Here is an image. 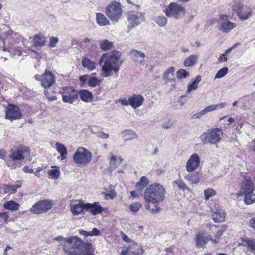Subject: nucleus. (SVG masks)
<instances>
[{
	"label": "nucleus",
	"mask_w": 255,
	"mask_h": 255,
	"mask_svg": "<svg viewBox=\"0 0 255 255\" xmlns=\"http://www.w3.org/2000/svg\"><path fill=\"white\" fill-rule=\"evenodd\" d=\"M176 75L178 79H182L188 77L189 74L185 69H181L177 72Z\"/></svg>",
	"instance_id": "obj_48"
},
{
	"label": "nucleus",
	"mask_w": 255,
	"mask_h": 255,
	"mask_svg": "<svg viewBox=\"0 0 255 255\" xmlns=\"http://www.w3.org/2000/svg\"><path fill=\"white\" fill-rule=\"evenodd\" d=\"M75 163L79 164H87L91 160V153L84 147L78 148L73 156Z\"/></svg>",
	"instance_id": "obj_9"
},
{
	"label": "nucleus",
	"mask_w": 255,
	"mask_h": 255,
	"mask_svg": "<svg viewBox=\"0 0 255 255\" xmlns=\"http://www.w3.org/2000/svg\"><path fill=\"white\" fill-rule=\"evenodd\" d=\"M54 239L62 242L63 249L68 255H93L94 250L92 244L84 242L76 236L68 238L58 236Z\"/></svg>",
	"instance_id": "obj_1"
},
{
	"label": "nucleus",
	"mask_w": 255,
	"mask_h": 255,
	"mask_svg": "<svg viewBox=\"0 0 255 255\" xmlns=\"http://www.w3.org/2000/svg\"><path fill=\"white\" fill-rule=\"evenodd\" d=\"M13 54L14 55L21 56L22 54V52L19 49H16L14 50Z\"/></svg>",
	"instance_id": "obj_60"
},
{
	"label": "nucleus",
	"mask_w": 255,
	"mask_h": 255,
	"mask_svg": "<svg viewBox=\"0 0 255 255\" xmlns=\"http://www.w3.org/2000/svg\"><path fill=\"white\" fill-rule=\"evenodd\" d=\"M23 171L25 173H34V170L32 168H30L29 166H26L23 167Z\"/></svg>",
	"instance_id": "obj_55"
},
{
	"label": "nucleus",
	"mask_w": 255,
	"mask_h": 255,
	"mask_svg": "<svg viewBox=\"0 0 255 255\" xmlns=\"http://www.w3.org/2000/svg\"><path fill=\"white\" fill-rule=\"evenodd\" d=\"M82 65L88 70L92 71L96 68L97 63L88 58L83 57L82 61Z\"/></svg>",
	"instance_id": "obj_28"
},
{
	"label": "nucleus",
	"mask_w": 255,
	"mask_h": 255,
	"mask_svg": "<svg viewBox=\"0 0 255 255\" xmlns=\"http://www.w3.org/2000/svg\"><path fill=\"white\" fill-rule=\"evenodd\" d=\"M241 245L247 247L248 249L255 254V239L245 238L241 240Z\"/></svg>",
	"instance_id": "obj_24"
},
{
	"label": "nucleus",
	"mask_w": 255,
	"mask_h": 255,
	"mask_svg": "<svg viewBox=\"0 0 255 255\" xmlns=\"http://www.w3.org/2000/svg\"><path fill=\"white\" fill-rule=\"evenodd\" d=\"M241 190L244 195V202L247 205L255 202V188L251 179L245 178L241 185Z\"/></svg>",
	"instance_id": "obj_4"
},
{
	"label": "nucleus",
	"mask_w": 255,
	"mask_h": 255,
	"mask_svg": "<svg viewBox=\"0 0 255 255\" xmlns=\"http://www.w3.org/2000/svg\"><path fill=\"white\" fill-rule=\"evenodd\" d=\"M198 59V56L195 55H191L186 58L184 62L185 66L190 67L195 64Z\"/></svg>",
	"instance_id": "obj_38"
},
{
	"label": "nucleus",
	"mask_w": 255,
	"mask_h": 255,
	"mask_svg": "<svg viewBox=\"0 0 255 255\" xmlns=\"http://www.w3.org/2000/svg\"><path fill=\"white\" fill-rule=\"evenodd\" d=\"M220 18L219 29L222 32L228 33L236 27V24L229 20L227 15H220Z\"/></svg>",
	"instance_id": "obj_15"
},
{
	"label": "nucleus",
	"mask_w": 255,
	"mask_h": 255,
	"mask_svg": "<svg viewBox=\"0 0 255 255\" xmlns=\"http://www.w3.org/2000/svg\"><path fill=\"white\" fill-rule=\"evenodd\" d=\"M51 201L47 200H40L33 205L30 209V212L33 214H39L46 212L52 207Z\"/></svg>",
	"instance_id": "obj_11"
},
{
	"label": "nucleus",
	"mask_w": 255,
	"mask_h": 255,
	"mask_svg": "<svg viewBox=\"0 0 255 255\" xmlns=\"http://www.w3.org/2000/svg\"><path fill=\"white\" fill-rule=\"evenodd\" d=\"M89 232V236H98L100 234V231L96 228H94L91 231Z\"/></svg>",
	"instance_id": "obj_52"
},
{
	"label": "nucleus",
	"mask_w": 255,
	"mask_h": 255,
	"mask_svg": "<svg viewBox=\"0 0 255 255\" xmlns=\"http://www.w3.org/2000/svg\"><path fill=\"white\" fill-rule=\"evenodd\" d=\"M100 48L104 51L112 49L114 47L113 43L107 39L101 40L99 41Z\"/></svg>",
	"instance_id": "obj_33"
},
{
	"label": "nucleus",
	"mask_w": 255,
	"mask_h": 255,
	"mask_svg": "<svg viewBox=\"0 0 255 255\" xmlns=\"http://www.w3.org/2000/svg\"><path fill=\"white\" fill-rule=\"evenodd\" d=\"M205 199L207 201L210 197L214 196L216 194V191L212 188H208L204 191Z\"/></svg>",
	"instance_id": "obj_46"
},
{
	"label": "nucleus",
	"mask_w": 255,
	"mask_h": 255,
	"mask_svg": "<svg viewBox=\"0 0 255 255\" xmlns=\"http://www.w3.org/2000/svg\"><path fill=\"white\" fill-rule=\"evenodd\" d=\"M154 21L160 27H163L166 25L167 22V19L166 17L163 16H157L154 18Z\"/></svg>",
	"instance_id": "obj_42"
},
{
	"label": "nucleus",
	"mask_w": 255,
	"mask_h": 255,
	"mask_svg": "<svg viewBox=\"0 0 255 255\" xmlns=\"http://www.w3.org/2000/svg\"><path fill=\"white\" fill-rule=\"evenodd\" d=\"M121 53L117 50L107 52L102 55L98 64L101 68V75L108 77L113 75V72L118 73L123 62L120 60Z\"/></svg>",
	"instance_id": "obj_2"
},
{
	"label": "nucleus",
	"mask_w": 255,
	"mask_h": 255,
	"mask_svg": "<svg viewBox=\"0 0 255 255\" xmlns=\"http://www.w3.org/2000/svg\"><path fill=\"white\" fill-rule=\"evenodd\" d=\"M228 69L227 67H224L219 70L216 73L215 78H221L226 75L228 72Z\"/></svg>",
	"instance_id": "obj_49"
},
{
	"label": "nucleus",
	"mask_w": 255,
	"mask_h": 255,
	"mask_svg": "<svg viewBox=\"0 0 255 255\" xmlns=\"http://www.w3.org/2000/svg\"><path fill=\"white\" fill-rule=\"evenodd\" d=\"M101 80L98 78L92 77L88 80V84L89 86L95 87L96 86L100 85Z\"/></svg>",
	"instance_id": "obj_45"
},
{
	"label": "nucleus",
	"mask_w": 255,
	"mask_h": 255,
	"mask_svg": "<svg viewBox=\"0 0 255 255\" xmlns=\"http://www.w3.org/2000/svg\"><path fill=\"white\" fill-rule=\"evenodd\" d=\"M22 113L20 108L14 105H9L5 111V118L9 120H14L20 118Z\"/></svg>",
	"instance_id": "obj_18"
},
{
	"label": "nucleus",
	"mask_w": 255,
	"mask_h": 255,
	"mask_svg": "<svg viewBox=\"0 0 255 255\" xmlns=\"http://www.w3.org/2000/svg\"><path fill=\"white\" fill-rule=\"evenodd\" d=\"M54 169L50 170L48 171V175L53 179H57L60 175V168L57 166H53L51 167Z\"/></svg>",
	"instance_id": "obj_39"
},
{
	"label": "nucleus",
	"mask_w": 255,
	"mask_h": 255,
	"mask_svg": "<svg viewBox=\"0 0 255 255\" xmlns=\"http://www.w3.org/2000/svg\"><path fill=\"white\" fill-rule=\"evenodd\" d=\"M188 173V174L185 176V179L189 181L190 184H198L200 180L199 172H193Z\"/></svg>",
	"instance_id": "obj_25"
},
{
	"label": "nucleus",
	"mask_w": 255,
	"mask_h": 255,
	"mask_svg": "<svg viewBox=\"0 0 255 255\" xmlns=\"http://www.w3.org/2000/svg\"><path fill=\"white\" fill-rule=\"evenodd\" d=\"M123 10L119 2L112 1L106 7V14L107 16L112 21L118 22Z\"/></svg>",
	"instance_id": "obj_7"
},
{
	"label": "nucleus",
	"mask_w": 255,
	"mask_h": 255,
	"mask_svg": "<svg viewBox=\"0 0 255 255\" xmlns=\"http://www.w3.org/2000/svg\"><path fill=\"white\" fill-rule=\"evenodd\" d=\"M141 14L137 11H130L127 14V17L129 23L128 31L137 26L140 23Z\"/></svg>",
	"instance_id": "obj_19"
},
{
	"label": "nucleus",
	"mask_w": 255,
	"mask_h": 255,
	"mask_svg": "<svg viewBox=\"0 0 255 255\" xmlns=\"http://www.w3.org/2000/svg\"><path fill=\"white\" fill-rule=\"evenodd\" d=\"M29 50H31L33 52L35 53L38 56H39L40 58H41L42 57V54L41 53L37 52V51H35L34 50H32L31 49H29Z\"/></svg>",
	"instance_id": "obj_64"
},
{
	"label": "nucleus",
	"mask_w": 255,
	"mask_h": 255,
	"mask_svg": "<svg viewBox=\"0 0 255 255\" xmlns=\"http://www.w3.org/2000/svg\"><path fill=\"white\" fill-rule=\"evenodd\" d=\"M130 56L134 62L140 64L144 62L145 56L144 53L136 49H132L130 51Z\"/></svg>",
	"instance_id": "obj_23"
},
{
	"label": "nucleus",
	"mask_w": 255,
	"mask_h": 255,
	"mask_svg": "<svg viewBox=\"0 0 255 255\" xmlns=\"http://www.w3.org/2000/svg\"><path fill=\"white\" fill-rule=\"evenodd\" d=\"M219 60L222 62V61H227V58L225 57V54H222L219 55Z\"/></svg>",
	"instance_id": "obj_61"
},
{
	"label": "nucleus",
	"mask_w": 255,
	"mask_h": 255,
	"mask_svg": "<svg viewBox=\"0 0 255 255\" xmlns=\"http://www.w3.org/2000/svg\"><path fill=\"white\" fill-rule=\"evenodd\" d=\"M5 209L16 211L20 209V205L13 200L6 202L3 205Z\"/></svg>",
	"instance_id": "obj_27"
},
{
	"label": "nucleus",
	"mask_w": 255,
	"mask_h": 255,
	"mask_svg": "<svg viewBox=\"0 0 255 255\" xmlns=\"http://www.w3.org/2000/svg\"><path fill=\"white\" fill-rule=\"evenodd\" d=\"M62 100L64 102L72 104L78 97V92L71 87H66L61 92Z\"/></svg>",
	"instance_id": "obj_14"
},
{
	"label": "nucleus",
	"mask_w": 255,
	"mask_h": 255,
	"mask_svg": "<svg viewBox=\"0 0 255 255\" xmlns=\"http://www.w3.org/2000/svg\"><path fill=\"white\" fill-rule=\"evenodd\" d=\"M185 13V8L176 2H171L165 10V13L168 17L175 19L182 18Z\"/></svg>",
	"instance_id": "obj_6"
},
{
	"label": "nucleus",
	"mask_w": 255,
	"mask_h": 255,
	"mask_svg": "<svg viewBox=\"0 0 255 255\" xmlns=\"http://www.w3.org/2000/svg\"><path fill=\"white\" fill-rule=\"evenodd\" d=\"M175 69L173 67H170L166 69L163 75V79L167 82H170L172 80L174 75Z\"/></svg>",
	"instance_id": "obj_32"
},
{
	"label": "nucleus",
	"mask_w": 255,
	"mask_h": 255,
	"mask_svg": "<svg viewBox=\"0 0 255 255\" xmlns=\"http://www.w3.org/2000/svg\"><path fill=\"white\" fill-rule=\"evenodd\" d=\"M223 136L222 130L218 128H212L202 133L200 136V140L204 143L216 144L220 141Z\"/></svg>",
	"instance_id": "obj_5"
},
{
	"label": "nucleus",
	"mask_w": 255,
	"mask_h": 255,
	"mask_svg": "<svg viewBox=\"0 0 255 255\" xmlns=\"http://www.w3.org/2000/svg\"><path fill=\"white\" fill-rule=\"evenodd\" d=\"M175 183L178 186V187L182 190H185L188 189L187 186L181 180H177L175 181Z\"/></svg>",
	"instance_id": "obj_50"
},
{
	"label": "nucleus",
	"mask_w": 255,
	"mask_h": 255,
	"mask_svg": "<svg viewBox=\"0 0 255 255\" xmlns=\"http://www.w3.org/2000/svg\"><path fill=\"white\" fill-rule=\"evenodd\" d=\"M250 148L252 150L255 152V138L251 142Z\"/></svg>",
	"instance_id": "obj_59"
},
{
	"label": "nucleus",
	"mask_w": 255,
	"mask_h": 255,
	"mask_svg": "<svg viewBox=\"0 0 255 255\" xmlns=\"http://www.w3.org/2000/svg\"><path fill=\"white\" fill-rule=\"evenodd\" d=\"M30 148L20 145L17 147H13L10 150L9 158L13 161L21 160L29 156Z\"/></svg>",
	"instance_id": "obj_10"
},
{
	"label": "nucleus",
	"mask_w": 255,
	"mask_h": 255,
	"mask_svg": "<svg viewBox=\"0 0 255 255\" xmlns=\"http://www.w3.org/2000/svg\"><path fill=\"white\" fill-rule=\"evenodd\" d=\"M122 255H138V253L134 250L131 247H129L127 248L125 251H122L121 252Z\"/></svg>",
	"instance_id": "obj_44"
},
{
	"label": "nucleus",
	"mask_w": 255,
	"mask_h": 255,
	"mask_svg": "<svg viewBox=\"0 0 255 255\" xmlns=\"http://www.w3.org/2000/svg\"><path fill=\"white\" fill-rule=\"evenodd\" d=\"M142 207V204L139 202H134L129 206V210L134 213H136Z\"/></svg>",
	"instance_id": "obj_43"
},
{
	"label": "nucleus",
	"mask_w": 255,
	"mask_h": 255,
	"mask_svg": "<svg viewBox=\"0 0 255 255\" xmlns=\"http://www.w3.org/2000/svg\"><path fill=\"white\" fill-rule=\"evenodd\" d=\"M45 43V39L41 35H36L33 39V45L35 47L43 46Z\"/></svg>",
	"instance_id": "obj_37"
},
{
	"label": "nucleus",
	"mask_w": 255,
	"mask_h": 255,
	"mask_svg": "<svg viewBox=\"0 0 255 255\" xmlns=\"http://www.w3.org/2000/svg\"><path fill=\"white\" fill-rule=\"evenodd\" d=\"M200 157L196 153L190 156L186 163L185 167L188 172H193L195 171L200 166Z\"/></svg>",
	"instance_id": "obj_16"
},
{
	"label": "nucleus",
	"mask_w": 255,
	"mask_h": 255,
	"mask_svg": "<svg viewBox=\"0 0 255 255\" xmlns=\"http://www.w3.org/2000/svg\"><path fill=\"white\" fill-rule=\"evenodd\" d=\"M55 146L57 151L60 154L61 160L65 159L67 155L66 147L63 144L59 143H56Z\"/></svg>",
	"instance_id": "obj_36"
},
{
	"label": "nucleus",
	"mask_w": 255,
	"mask_h": 255,
	"mask_svg": "<svg viewBox=\"0 0 255 255\" xmlns=\"http://www.w3.org/2000/svg\"><path fill=\"white\" fill-rule=\"evenodd\" d=\"M196 247L198 248H202L207 242L208 239L205 238L201 233H199L196 235Z\"/></svg>",
	"instance_id": "obj_34"
},
{
	"label": "nucleus",
	"mask_w": 255,
	"mask_h": 255,
	"mask_svg": "<svg viewBox=\"0 0 255 255\" xmlns=\"http://www.w3.org/2000/svg\"><path fill=\"white\" fill-rule=\"evenodd\" d=\"M81 99L86 102L91 101L93 98V94L86 90H82L78 93Z\"/></svg>",
	"instance_id": "obj_29"
},
{
	"label": "nucleus",
	"mask_w": 255,
	"mask_h": 255,
	"mask_svg": "<svg viewBox=\"0 0 255 255\" xmlns=\"http://www.w3.org/2000/svg\"><path fill=\"white\" fill-rule=\"evenodd\" d=\"M240 44L239 43H236L233 46H232L231 47L227 49L224 54H225V56L226 55H227L229 53H230V52L233 49H234L235 48H236L237 47V45H239Z\"/></svg>",
	"instance_id": "obj_54"
},
{
	"label": "nucleus",
	"mask_w": 255,
	"mask_h": 255,
	"mask_svg": "<svg viewBox=\"0 0 255 255\" xmlns=\"http://www.w3.org/2000/svg\"><path fill=\"white\" fill-rule=\"evenodd\" d=\"M227 229V225H223L221 226V229H219L216 233L215 237V239H213L210 238L209 240H212L214 243H217L218 241L221 238L223 233L226 231Z\"/></svg>",
	"instance_id": "obj_41"
},
{
	"label": "nucleus",
	"mask_w": 255,
	"mask_h": 255,
	"mask_svg": "<svg viewBox=\"0 0 255 255\" xmlns=\"http://www.w3.org/2000/svg\"><path fill=\"white\" fill-rule=\"evenodd\" d=\"M97 136L102 139H108L109 137V135L108 134L105 133L103 132H100L97 133Z\"/></svg>",
	"instance_id": "obj_53"
},
{
	"label": "nucleus",
	"mask_w": 255,
	"mask_h": 255,
	"mask_svg": "<svg viewBox=\"0 0 255 255\" xmlns=\"http://www.w3.org/2000/svg\"><path fill=\"white\" fill-rule=\"evenodd\" d=\"M42 167H38L36 171L35 172H34L33 173L35 174L36 176L39 177L40 176V172L42 171Z\"/></svg>",
	"instance_id": "obj_57"
},
{
	"label": "nucleus",
	"mask_w": 255,
	"mask_h": 255,
	"mask_svg": "<svg viewBox=\"0 0 255 255\" xmlns=\"http://www.w3.org/2000/svg\"><path fill=\"white\" fill-rule=\"evenodd\" d=\"M21 186L22 183L20 181H17L14 185L5 184L3 187L4 192L6 194H9L15 193L17 191V189L21 188Z\"/></svg>",
	"instance_id": "obj_26"
},
{
	"label": "nucleus",
	"mask_w": 255,
	"mask_h": 255,
	"mask_svg": "<svg viewBox=\"0 0 255 255\" xmlns=\"http://www.w3.org/2000/svg\"><path fill=\"white\" fill-rule=\"evenodd\" d=\"M59 39L57 37H51L50 38L49 46L50 47H54L58 42Z\"/></svg>",
	"instance_id": "obj_51"
},
{
	"label": "nucleus",
	"mask_w": 255,
	"mask_h": 255,
	"mask_svg": "<svg viewBox=\"0 0 255 255\" xmlns=\"http://www.w3.org/2000/svg\"><path fill=\"white\" fill-rule=\"evenodd\" d=\"M249 225L255 230V217L252 218L249 221Z\"/></svg>",
	"instance_id": "obj_56"
},
{
	"label": "nucleus",
	"mask_w": 255,
	"mask_h": 255,
	"mask_svg": "<svg viewBox=\"0 0 255 255\" xmlns=\"http://www.w3.org/2000/svg\"><path fill=\"white\" fill-rule=\"evenodd\" d=\"M120 165V161L117 160V157L112 155L110 160V166L112 169H115Z\"/></svg>",
	"instance_id": "obj_47"
},
{
	"label": "nucleus",
	"mask_w": 255,
	"mask_h": 255,
	"mask_svg": "<svg viewBox=\"0 0 255 255\" xmlns=\"http://www.w3.org/2000/svg\"><path fill=\"white\" fill-rule=\"evenodd\" d=\"M130 194L134 198H136V197H138V195H137L136 192L135 191H131L130 192Z\"/></svg>",
	"instance_id": "obj_63"
},
{
	"label": "nucleus",
	"mask_w": 255,
	"mask_h": 255,
	"mask_svg": "<svg viewBox=\"0 0 255 255\" xmlns=\"http://www.w3.org/2000/svg\"><path fill=\"white\" fill-rule=\"evenodd\" d=\"M35 77L37 80L41 82V85L44 88L51 87L55 82L54 74L50 71L46 70L44 74L36 75Z\"/></svg>",
	"instance_id": "obj_12"
},
{
	"label": "nucleus",
	"mask_w": 255,
	"mask_h": 255,
	"mask_svg": "<svg viewBox=\"0 0 255 255\" xmlns=\"http://www.w3.org/2000/svg\"><path fill=\"white\" fill-rule=\"evenodd\" d=\"M201 81V77L200 76H196L195 79L193 80L191 83L188 85L187 93H190L192 91L196 90L198 87V84Z\"/></svg>",
	"instance_id": "obj_30"
},
{
	"label": "nucleus",
	"mask_w": 255,
	"mask_h": 255,
	"mask_svg": "<svg viewBox=\"0 0 255 255\" xmlns=\"http://www.w3.org/2000/svg\"><path fill=\"white\" fill-rule=\"evenodd\" d=\"M45 96L49 99V101H54V100H57V97L55 96H47V93H45Z\"/></svg>",
	"instance_id": "obj_62"
},
{
	"label": "nucleus",
	"mask_w": 255,
	"mask_h": 255,
	"mask_svg": "<svg viewBox=\"0 0 255 255\" xmlns=\"http://www.w3.org/2000/svg\"><path fill=\"white\" fill-rule=\"evenodd\" d=\"M70 211L73 215L84 213L86 211V203L82 200H73L70 205Z\"/></svg>",
	"instance_id": "obj_17"
},
{
	"label": "nucleus",
	"mask_w": 255,
	"mask_h": 255,
	"mask_svg": "<svg viewBox=\"0 0 255 255\" xmlns=\"http://www.w3.org/2000/svg\"><path fill=\"white\" fill-rule=\"evenodd\" d=\"M123 137L125 140H131L138 138L137 134L132 130H126L122 132Z\"/></svg>",
	"instance_id": "obj_31"
},
{
	"label": "nucleus",
	"mask_w": 255,
	"mask_h": 255,
	"mask_svg": "<svg viewBox=\"0 0 255 255\" xmlns=\"http://www.w3.org/2000/svg\"><path fill=\"white\" fill-rule=\"evenodd\" d=\"M144 100V98L140 95H133L128 99L120 100V102L123 106H131L133 108L140 107Z\"/></svg>",
	"instance_id": "obj_13"
},
{
	"label": "nucleus",
	"mask_w": 255,
	"mask_h": 255,
	"mask_svg": "<svg viewBox=\"0 0 255 255\" xmlns=\"http://www.w3.org/2000/svg\"><path fill=\"white\" fill-rule=\"evenodd\" d=\"M144 198L145 201L154 204V208H151L149 204L145 206L146 210L151 213H158L160 208L158 205L165 198V189L160 184L154 183L148 186L145 190Z\"/></svg>",
	"instance_id": "obj_3"
},
{
	"label": "nucleus",
	"mask_w": 255,
	"mask_h": 255,
	"mask_svg": "<svg viewBox=\"0 0 255 255\" xmlns=\"http://www.w3.org/2000/svg\"><path fill=\"white\" fill-rule=\"evenodd\" d=\"M104 208L99 205L98 202H95L93 204L86 203V211H90L93 215H96L102 213Z\"/></svg>",
	"instance_id": "obj_22"
},
{
	"label": "nucleus",
	"mask_w": 255,
	"mask_h": 255,
	"mask_svg": "<svg viewBox=\"0 0 255 255\" xmlns=\"http://www.w3.org/2000/svg\"><path fill=\"white\" fill-rule=\"evenodd\" d=\"M226 102L221 103L217 104L208 106L201 110L200 112L194 114L193 117L195 119H199L207 113L215 111L218 109L223 108L227 106Z\"/></svg>",
	"instance_id": "obj_20"
},
{
	"label": "nucleus",
	"mask_w": 255,
	"mask_h": 255,
	"mask_svg": "<svg viewBox=\"0 0 255 255\" xmlns=\"http://www.w3.org/2000/svg\"><path fill=\"white\" fill-rule=\"evenodd\" d=\"M79 232L82 235H84L86 237L89 236V231H86L84 230H80L79 231Z\"/></svg>",
	"instance_id": "obj_58"
},
{
	"label": "nucleus",
	"mask_w": 255,
	"mask_h": 255,
	"mask_svg": "<svg viewBox=\"0 0 255 255\" xmlns=\"http://www.w3.org/2000/svg\"><path fill=\"white\" fill-rule=\"evenodd\" d=\"M96 22L100 26H105L110 24V21L106 16L100 13L96 14Z\"/></svg>",
	"instance_id": "obj_35"
},
{
	"label": "nucleus",
	"mask_w": 255,
	"mask_h": 255,
	"mask_svg": "<svg viewBox=\"0 0 255 255\" xmlns=\"http://www.w3.org/2000/svg\"><path fill=\"white\" fill-rule=\"evenodd\" d=\"M148 183V179L145 176H142L140 181L136 183V187L138 190H142Z\"/></svg>",
	"instance_id": "obj_40"
},
{
	"label": "nucleus",
	"mask_w": 255,
	"mask_h": 255,
	"mask_svg": "<svg viewBox=\"0 0 255 255\" xmlns=\"http://www.w3.org/2000/svg\"><path fill=\"white\" fill-rule=\"evenodd\" d=\"M212 217L215 222L222 223L225 221L226 213L221 208L212 209Z\"/></svg>",
	"instance_id": "obj_21"
},
{
	"label": "nucleus",
	"mask_w": 255,
	"mask_h": 255,
	"mask_svg": "<svg viewBox=\"0 0 255 255\" xmlns=\"http://www.w3.org/2000/svg\"><path fill=\"white\" fill-rule=\"evenodd\" d=\"M232 10L236 12L239 19L242 21H245L250 18L253 12L251 8L244 5L241 2L234 3L232 6Z\"/></svg>",
	"instance_id": "obj_8"
}]
</instances>
